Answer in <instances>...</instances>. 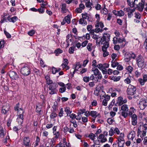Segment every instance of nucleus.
I'll return each mask as SVG.
<instances>
[{
  "label": "nucleus",
  "instance_id": "f257e3e1",
  "mask_svg": "<svg viewBox=\"0 0 147 147\" xmlns=\"http://www.w3.org/2000/svg\"><path fill=\"white\" fill-rule=\"evenodd\" d=\"M136 64L139 68H143L145 65V59L141 55H138L136 58Z\"/></svg>",
  "mask_w": 147,
  "mask_h": 147
},
{
  "label": "nucleus",
  "instance_id": "f03ea898",
  "mask_svg": "<svg viewBox=\"0 0 147 147\" xmlns=\"http://www.w3.org/2000/svg\"><path fill=\"white\" fill-rule=\"evenodd\" d=\"M58 87V85L56 82H54L50 85L49 88V94L53 95L57 94L58 92L57 89Z\"/></svg>",
  "mask_w": 147,
  "mask_h": 147
},
{
  "label": "nucleus",
  "instance_id": "7ed1b4c3",
  "mask_svg": "<svg viewBox=\"0 0 147 147\" xmlns=\"http://www.w3.org/2000/svg\"><path fill=\"white\" fill-rule=\"evenodd\" d=\"M136 87L131 84H129L126 90L128 95H133L136 92Z\"/></svg>",
  "mask_w": 147,
  "mask_h": 147
},
{
  "label": "nucleus",
  "instance_id": "20e7f679",
  "mask_svg": "<svg viewBox=\"0 0 147 147\" xmlns=\"http://www.w3.org/2000/svg\"><path fill=\"white\" fill-rule=\"evenodd\" d=\"M20 72L22 74L25 76L29 75L30 73V69L28 66L24 65L21 68Z\"/></svg>",
  "mask_w": 147,
  "mask_h": 147
},
{
  "label": "nucleus",
  "instance_id": "39448f33",
  "mask_svg": "<svg viewBox=\"0 0 147 147\" xmlns=\"http://www.w3.org/2000/svg\"><path fill=\"white\" fill-rule=\"evenodd\" d=\"M96 22L95 25L96 28L94 30L95 32L97 33L102 32L103 31L102 28L104 26L103 22H100V21H97Z\"/></svg>",
  "mask_w": 147,
  "mask_h": 147
},
{
  "label": "nucleus",
  "instance_id": "423d86ee",
  "mask_svg": "<svg viewBox=\"0 0 147 147\" xmlns=\"http://www.w3.org/2000/svg\"><path fill=\"white\" fill-rule=\"evenodd\" d=\"M110 35L109 34L107 33H105L103 36L100 39V40H99V44L100 42L101 44L103 43L109 42L110 40Z\"/></svg>",
  "mask_w": 147,
  "mask_h": 147
},
{
  "label": "nucleus",
  "instance_id": "0eeeda50",
  "mask_svg": "<svg viewBox=\"0 0 147 147\" xmlns=\"http://www.w3.org/2000/svg\"><path fill=\"white\" fill-rule=\"evenodd\" d=\"M23 145L26 147H30L31 145L30 138L29 136H24L23 138Z\"/></svg>",
  "mask_w": 147,
  "mask_h": 147
},
{
  "label": "nucleus",
  "instance_id": "6e6552de",
  "mask_svg": "<svg viewBox=\"0 0 147 147\" xmlns=\"http://www.w3.org/2000/svg\"><path fill=\"white\" fill-rule=\"evenodd\" d=\"M139 107L141 110L144 109L147 106V98L141 100L139 104Z\"/></svg>",
  "mask_w": 147,
  "mask_h": 147
},
{
  "label": "nucleus",
  "instance_id": "1a4fd4ad",
  "mask_svg": "<svg viewBox=\"0 0 147 147\" xmlns=\"http://www.w3.org/2000/svg\"><path fill=\"white\" fill-rule=\"evenodd\" d=\"M127 102V100L126 99H125L124 100H123L122 97L119 96L118 98L117 103L119 106H120L122 105L123 104L126 103Z\"/></svg>",
  "mask_w": 147,
  "mask_h": 147
},
{
  "label": "nucleus",
  "instance_id": "9d476101",
  "mask_svg": "<svg viewBox=\"0 0 147 147\" xmlns=\"http://www.w3.org/2000/svg\"><path fill=\"white\" fill-rule=\"evenodd\" d=\"M144 5V0L142 1V2H139L137 5L136 8L139 11L142 12L143 11Z\"/></svg>",
  "mask_w": 147,
  "mask_h": 147
},
{
  "label": "nucleus",
  "instance_id": "9b49d317",
  "mask_svg": "<svg viewBox=\"0 0 147 147\" xmlns=\"http://www.w3.org/2000/svg\"><path fill=\"white\" fill-rule=\"evenodd\" d=\"M24 112L23 111L21 114H20L18 115V117L17 119V121L19 125H21L24 119Z\"/></svg>",
  "mask_w": 147,
  "mask_h": 147
},
{
  "label": "nucleus",
  "instance_id": "f8f14e48",
  "mask_svg": "<svg viewBox=\"0 0 147 147\" xmlns=\"http://www.w3.org/2000/svg\"><path fill=\"white\" fill-rule=\"evenodd\" d=\"M9 74L10 78L16 80L18 78L16 73L14 71H10L9 72Z\"/></svg>",
  "mask_w": 147,
  "mask_h": 147
},
{
  "label": "nucleus",
  "instance_id": "ddd939ff",
  "mask_svg": "<svg viewBox=\"0 0 147 147\" xmlns=\"http://www.w3.org/2000/svg\"><path fill=\"white\" fill-rule=\"evenodd\" d=\"M6 130L3 128L1 125H0V137L3 138L6 134Z\"/></svg>",
  "mask_w": 147,
  "mask_h": 147
},
{
  "label": "nucleus",
  "instance_id": "4468645a",
  "mask_svg": "<svg viewBox=\"0 0 147 147\" xmlns=\"http://www.w3.org/2000/svg\"><path fill=\"white\" fill-rule=\"evenodd\" d=\"M82 18L84 19H87L88 21H91L92 19L90 17V15L88 14L87 13H82Z\"/></svg>",
  "mask_w": 147,
  "mask_h": 147
},
{
  "label": "nucleus",
  "instance_id": "2eb2a0df",
  "mask_svg": "<svg viewBox=\"0 0 147 147\" xmlns=\"http://www.w3.org/2000/svg\"><path fill=\"white\" fill-rule=\"evenodd\" d=\"M136 10V8L133 9H131L130 8H127V11L128 12L127 15L129 18H131L133 16V13Z\"/></svg>",
  "mask_w": 147,
  "mask_h": 147
},
{
  "label": "nucleus",
  "instance_id": "dca6fc26",
  "mask_svg": "<svg viewBox=\"0 0 147 147\" xmlns=\"http://www.w3.org/2000/svg\"><path fill=\"white\" fill-rule=\"evenodd\" d=\"M131 117L132 125L134 126L136 125L137 123V117L136 115L135 114H133L131 116Z\"/></svg>",
  "mask_w": 147,
  "mask_h": 147
},
{
  "label": "nucleus",
  "instance_id": "f3484780",
  "mask_svg": "<svg viewBox=\"0 0 147 147\" xmlns=\"http://www.w3.org/2000/svg\"><path fill=\"white\" fill-rule=\"evenodd\" d=\"M98 139L100 140L101 143H103L107 141V138L105 137L104 135L103 134H100L98 137Z\"/></svg>",
  "mask_w": 147,
  "mask_h": 147
},
{
  "label": "nucleus",
  "instance_id": "a211bd4d",
  "mask_svg": "<svg viewBox=\"0 0 147 147\" xmlns=\"http://www.w3.org/2000/svg\"><path fill=\"white\" fill-rule=\"evenodd\" d=\"M130 53L128 52H126L125 54L124 60L126 62H129L131 59L130 56Z\"/></svg>",
  "mask_w": 147,
  "mask_h": 147
},
{
  "label": "nucleus",
  "instance_id": "6ab92c4d",
  "mask_svg": "<svg viewBox=\"0 0 147 147\" xmlns=\"http://www.w3.org/2000/svg\"><path fill=\"white\" fill-rule=\"evenodd\" d=\"M85 1H86L85 2V5L87 7L90 8V10H91L92 7V5L93 7L94 6H93V4L92 3L90 2V0H84Z\"/></svg>",
  "mask_w": 147,
  "mask_h": 147
},
{
  "label": "nucleus",
  "instance_id": "aec40b11",
  "mask_svg": "<svg viewBox=\"0 0 147 147\" xmlns=\"http://www.w3.org/2000/svg\"><path fill=\"white\" fill-rule=\"evenodd\" d=\"M135 136V132L134 131H131L128 135V138L129 139L133 140Z\"/></svg>",
  "mask_w": 147,
  "mask_h": 147
},
{
  "label": "nucleus",
  "instance_id": "412c9836",
  "mask_svg": "<svg viewBox=\"0 0 147 147\" xmlns=\"http://www.w3.org/2000/svg\"><path fill=\"white\" fill-rule=\"evenodd\" d=\"M90 115L92 117L94 118V120H95V119L98 117L99 115V114L96 111H92L90 112Z\"/></svg>",
  "mask_w": 147,
  "mask_h": 147
},
{
  "label": "nucleus",
  "instance_id": "4be33fe9",
  "mask_svg": "<svg viewBox=\"0 0 147 147\" xmlns=\"http://www.w3.org/2000/svg\"><path fill=\"white\" fill-rule=\"evenodd\" d=\"M61 12L62 13H65L67 12L68 10L67 9L66 5L65 3H62L61 4Z\"/></svg>",
  "mask_w": 147,
  "mask_h": 147
},
{
  "label": "nucleus",
  "instance_id": "5701e85b",
  "mask_svg": "<svg viewBox=\"0 0 147 147\" xmlns=\"http://www.w3.org/2000/svg\"><path fill=\"white\" fill-rule=\"evenodd\" d=\"M132 78H133V76H130V75H129V76L125 79L124 81L126 84H129L131 82V80H132Z\"/></svg>",
  "mask_w": 147,
  "mask_h": 147
},
{
  "label": "nucleus",
  "instance_id": "b1692460",
  "mask_svg": "<svg viewBox=\"0 0 147 147\" xmlns=\"http://www.w3.org/2000/svg\"><path fill=\"white\" fill-rule=\"evenodd\" d=\"M127 4L131 7H135L134 5L135 0H127Z\"/></svg>",
  "mask_w": 147,
  "mask_h": 147
},
{
  "label": "nucleus",
  "instance_id": "393cba45",
  "mask_svg": "<svg viewBox=\"0 0 147 147\" xmlns=\"http://www.w3.org/2000/svg\"><path fill=\"white\" fill-rule=\"evenodd\" d=\"M8 111V108L6 106H4L2 107L1 112L2 114H6Z\"/></svg>",
  "mask_w": 147,
  "mask_h": 147
},
{
  "label": "nucleus",
  "instance_id": "a878e982",
  "mask_svg": "<svg viewBox=\"0 0 147 147\" xmlns=\"http://www.w3.org/2000/svg\"><path fill=\"white\" fill-rule=\"evenodd\" d=\"M74 66H75V67L74 68V71H77L78 69L81 67L82 65L80 64V63L79 62H77L76 63V64L75 65H74Z\"/></svg>",
  "mask_w": 147,
  "mask_h": 147
},
{
  "label": "nucleus",
  "instance_id": "bb28decb",
  "mask_svg": "<svg viewBox=\"0 0 147 147\" xmlns=\"http://www.w3.org/2000/svg\"><path fill=\"white\" fill-rule=\"evenodd\" d=\"M104 45L102 46V51L105 52L107 51V48L109 47V43L108 42L103 43Z\"/></svg>",
  "mask_w": 147,
  "mask_h": 147
},
{
  "label": "nucleus",
  "instance_id": "cd10ccee",
  "mask_svg": "<svg viewBox=\"0 0 147 147\" xmlns=\"http://www.w3.org/2000/svg\"><path fill=\"white\" fill-rule=\"evenodd\" d=\"M121 109L123 111H126V112L129 111L128 106L126 104H124L121 107Z\"/></svg>",
  "mask_w": 147,
  "mask_h": 147
},
{
  "label": "nucleus",
  "instance_id": "c85d7f7f",
  "mask_svg": "<svg viewBox=\"0 0 147 147\" xmlns=\"http://www.w3.org/2000/svg\"><path fill=\"white\" fill-rule=\"evenodd\" d=\"M65 111L67 114V116H69L72 112V111L70 110V108L68 107H66L65 108Z\"/></svg>",
  "mask_w": 147,
  "mask_h": 147
},
{
  "label": "nucleus",
  "instance_id": "c756f323",
  "mask_svg": "<svg viewBox=\"0 0 147 147\" xmlns=\"http://www.w3.org/2000/svg\"><path fill=\"white\" fill-rule=\"evenodd\" d=\"M85 136L86 137L89 138L92 141H93L94 140L96 136L95 135V134H94L93 133H91L88 136L87 135Z\"/></svg>",
  "mask_w": 147,
  "mask_h": 147
},
{
  "label": "nucleus",
  "instance_id": "7c9ffc66",
  "mask_svg": "<svg viewBox=\"0 0 147 147\" xmlns=\"http://www.w3.org/2000/svg\"><path fill=\"white\" fill-rule=\"evenodd\" d=\"M118 147H123L124 145L125 141H116Z\"/></svg>",
  "mask_w": 147,
  "mask_h": 147
},
{
  "label": "nucleus",
  "instance_id": "2f4dec72",
  "mask_svg": "<svg viewBox=\"0 0 147 147\" xmlns=\"http://www.w3.org/2000/svg\"><path fill=\"white\" fill-rule=\"evenodd\" d=\"M101 90H99L98 88L97 87L96 88V90L94 92V94L96 96H98L99 95H101V94H100V92H103L102 91H100Z\"/></svg>",
  "mask_w": 147,
  "mask_h": 147
},
{
  "label": "nucleus",
  "instance_id": "473e14b6",
  "mask_svg": "<svg viewBox=\"0 0 147 147\" xmlns=\"http://www.w3.org/2000/svg\"><path fill=\"white\" fill-rule=\"evenodd\" d=\"M126 69L127 70V71L129 73L131 74L132 72L134 69V68L131 66L129 65L126 67Z\"/></svg>",
  "mask_w": 147,
  "mask_h": 147
},
{
  "label": "nucleus",
  "instance_id": "72a5a7b5",
  "mask_svg": "<svg viewBox=\"0 0 147 147\" xmlns=\"http://www.w3.org/2000/svg\"><path fill=\"white\" fill-rule=\"evenodd\" d=\"M79 23L84 26L87 24V22L84 19L81 18L79 20Z\"/></svg>",
  "mask_w": 147,
  "mask_h": 147
},
{
  "label": "nucleus",
  "instance_id": "f704fd0d",
  "mask_svg": "<svg viewBox=\"0 0 147 147\" xmlns=\"http://www.w3.org/2000/svg\"><path fill=\"white\" fill-rule=\"evenodd\" d=\"M18 19V18L16 16H14L10 18H9L8 19V20L10 22H12L13 23L16 22Z\"/></svg>",
  "mask_w": 147,
  "mask_h": 147
},
{
  "label": "nucleus",
  "instance_id": "c9c22d12",
  "mask_svg": "<svg viewBox=\"0 0 147 147\" xmlns=\"http://www.w3.org/2000/svg\"><path fill=\"white\" fill-rule=\"evenodd\" d=\"M53 134L55 136V137L53 138V139L54 140L55 139H57L58 138L59 136V131H55L54 132H53Z\"/></svg>",
  "mask_w": 147,
  "mask_h": 147
},
{
  "label": "nucleus",
  "instance_id": "e433bc0d",
  "mask_svg": "<svg viewBox=\"0 0 147 147\" xmlns=\"http://www.w3.org/2000/svg\"><path fill=\"white\" fill-rule=\"evenodd\" d=\"M121 91L120 90H117L116 89L115 90H113V91L111 94V96L112 97L115 96L117 95V92H120Z\"/></svg>",
  "mask_w": 147,
  "mask_h": 147
},
{
  "label": "nucleus",
  "instance_id": "4c0bfd02",
  "mask_svg": "<svg viewBox=\"0 0 147 147\" xmlns=\"http://www.w3.org/2000/svg\"><path fill=\"white\" fill-rule=\"evenodd\" d=\"M124 134H122V133H121L119 136L117 138V140L118 141H124Z\"/></svg>",
  "mask_w": 147,
  "mask_h": 147
},
{
  "label": "nucleus",
  "instance_id": "58836bf2",
  "mask_svg": "<svg viewBox=\"0 0 147 147\" xmlns=\"http://www.w3.org/2000/svg\"><path fill=\"white\" fill-rule=\"evenodd\" d=\"M121 78V77L120 76H119L118 77H114L113 76L111 79V80H113L114 82H117L120 80Z\"/></svg>",
  "mask_w": 147,
  "mask_h": 147
},
{
  "label": "nucleus",
  "instance_id": "ea45409f",
  "mask_svg": "<svg viewBox=\"0 0 147 147\" xmlns=\"http://www.w3.org/2000/svg\"><path fill=\"white\" fill-rule=\"evenodd\" d=\"M63 63L61 65V66H67L69 63V61L68 59L63 58Z\"/></svg>",
  "mask_w": 147,
  "mask_h": 147
},
{
  "label": "nucleus",
  "instance_id": "a19ab883",
  "mask_svg": "<svg viewBox=\"0 0 147 147\" xmlns=\"http://www.w3.org/2000/svg\"><path fill=\"white\" fill-rule=\"evenodd\" d=\"M64 20L68 24H69L70 23V19L69 15H68L65 16L64 18Z\"/></svg>",
  "mask_w": 147,
  "mask_h": 147
},
{
  "label": "nucleus",
  "instance_id": "79ce46f5",
  "mask_svg": "<svg viewBox=\"0 0 147 147\" xmlns=\"http://www.w3.org/2000/svg\"><path fill=\"white\" fill-rule=\"evenodd\" d=\"M40 141V139L38 136L36 137V140L35 141V144H34V146L36 147L38 145V143Z\"/></svg>",
  "mask_w": 147,
  "mask_h": 147
},
{
  "label": "nucleus",
  "instance_id": "37998d69",
  "mask_svg": "<svg viewBox=\"0 0 147 147\" xmlns=\"http://www.w3.org/2000/svg\"><path fill=\"white\" fill-rule=\"evenodd\" d=\"M141 74V73L138 70H136L134 72L135 76L137 78L139 77L140 76Z\"/></svg>",
  "mask_w": 147,
  "mask_h": 147
},
{
  "label": "nucleus",
  "instance_id": "c03bdc74",
  "mask_svg": "<svg viewBox=\"0 0 147 147\" xmlns=\"http://www.w3.org/2000/svg\"><path fill=\"white\" fill-rule=\"evenodd\" d=\"M138 81L140 85L141 86H143L144 84L146 82L144 80L141 78L138 79Z\"/></svg>",
  "mask_w": 147,
  "mask_h": 147
},
{
  "label": "nucleus",
  "instance_id": "a18cd8bd",
  "mask_svg": "<svg viewBox=\"0 0 147 147\" xmlns=\"http://www.w3.org/2000/svg\"><path fill=\"white\" fill-rule=\"evenodd\" d=\"M105 5L104 8H103L101 11V12L102 13L106 15L108 13V10L106 8H105Z\"/></svg>",
  "mask_w": 147,
  "mask_h": 147
},
{
  "label": "nucleus",
  "instance_id": "49530a36",
  "mask_svg": "<svg viewBox=\"0 0 147 147\" xmlns=\"http://www.w3.org/2000/svg\"><path fill=\"white\" fill-rule=\"evenodd\" d=\"M125 14V13L124 11H123L122 10H120L118 11V16H123Z\"/></svg>",
  "mask_w": 147,
  "mask_h": 147
},
{
  "label": "nucleus",
  "instance_id": "de8ad7c7",
  "mask_svg": "<svg viewBox=\"0 0 147 147\" xmlns=\"http://www.w3.org/2000/svg\"><path fill=\"white\" fill-rule=\"evenodd\" d=\"M92 43H89L87 45V48L89 51H91L92 50Z\"/></svg>",
  "mask_w": 147,
  "mask_h": 147
},
{
  "label": "nucleus",
  "instance_id": "09e8293b",
  "mask_svg": "<svg viewBox=\"0 0 147 147\" xmlns=\"http://www.w3.org/2000/svg\"><path fill=\"white\" fill-rule=\"evenodd\" d=\"M121 115L123 117L125 118L127 117L128 115V113L126 111H123L121 112Z\"/></svg>",
  "mask_w": 147,
  "mask_h": 147
},
{
  "label": "nucleus",
  "instance_id": "8fccbe9b",
  "mask_svg": "<svg viewBox=\"0 0 147 147\" xmlns=\"http://www.w3.org/2000/svg\"><path fill=\"white\" fill-rule=\"evenodd\" d=\"M135 17L138 19H140L141 18V15L138 12H136L135 13Z\"/></svg>",
  "mask_w": 147,
  "mask_h": 147
},
{
  "label": "nucleus",
  "instance_id": "3c124183",
  "mask_svg": "<svg viewBox=\"0 0 147 147\" xmlns=\"http://www.w3.org/2000/svg\"><path fill=\"white\" fill-rule=\"evenodd\" d=\"M75 48V47H71L69 50V52L70 53H74V49Z\"/></svg>",
  "mask_w": 147,
  "mask_h": 147
},
{
  "label": "nucleus",
  "instance_id": "603ef678",
  "mask_svg": "<svg viewBox=\"0 0 147 147\" xmlns=\"http://www.w3.org/2000/svg\"><path fill=\"white\" fill-rule=\"evenodd\" d=\"M93 143L94 145H100V140L98 139L96 140H94L93 141Z\"/></svg>",
  "mask_w": 147,
  "mask_h": 147
},
{
  "label": "nucleus",
  "instance_id": "864d4df0",
  "mask_svg": "<svg viewBox=\"0 0 147 147\" xmlns=\"http://www.w3.org/2000/svg\"><path fill=\"white\" fill-rule=\"evenodd\" d=\"M57 116V114L56 113L53 112L50 115V117L51 119H53L55 118Z\"/></svg>",
  "mask_w": 147,
  "mask_h": 147
},
{
  "label": "nucleus",
  "instance_id": "5fc2aeb1",
  "mask_svg": "<svg viewBox=\"0 0 147 147\" xmlns=\"http://www.w3.org/2000/svg\"><path fill=\"white\" fill-rule=\"evenodd\" d=\"M63 52V51L60 49H56L55 51V53L56 54H59Z\"/></svg>",
  "mask_w": 147,
  "mask_h": 147
},
{
  "label": "nucleus",
  "instance_id": "6e6d98bb",
  "mask_svg": "<svg viewBox=\"0 0 147 147\" xmlns=\"http://www.w3.org/2000/svg\"><path fill=\"white\" fill-rule=\"evenodd\" d=\"M82 119L83 123H86L88 121V118L86 117H82Z\"/></svg>",
  "mask_w": 147,
  "mask_h": 147
},
{
  "label": "nucleus",
  "instance_id": "4d7b16f0",
  "mask_svg": "<svg viewBox=\"0 0 147 147\" xmlns=\"http://www.w3.org/2000/svg\"><path fill=\"white\" fill-rule=\"evenodd\" d=\"M66 89L65 86L62 87L60 88L59 92L60 93H62L65 91Z\"/></svg>",
  "mask_w": 147,
  "mask_h": 147
},
{
  "label": "nucleus",
  "instance_id": "13d9d810",
  "mask_svg": "<svg viewBox=\"0 0 147 147\" xmlns=\"http://www.w3.org/2000/svg\"><path fill=\"white\" fill-rule=\"evenodd\" d=\"M113 121V119L111 118H109L107 120V122L109 125L112 124Z\"/></svg>",
  "mask_w": 147,
  "mask_h": 147
},
{
  "label": "nucleus",
  "instance_id": "bf43d9fd",
  "mask_svg": "<svg viewBox=\"0 0 147 147\" xmlns=\"http://www.w3.org/2000/svg\"><path fill=\"white\" fill-rule=\"evenodd\" d=\"M41 106H37L36 108V112L40 113V111H41Z\"/></svg>",
  "mask_w": 147,
  "mask_h": 147
},
{
  "label": "nucleus",
  "instance_id": "052dcab7",
  "mask_svg": "<svg viewBox=\"0 0 147 147\" xmlns=\"http://www.w3.org/2000/svg\"><path fill=\"white\" fill-rule=\"evenodd\" d=\"M4 34L7 38H11V35L8 32H7L6 30H4Z\"/></svg>",
  "mask_w": 147,
  "mask_h": 147
},
{
  "label": "nucleus",
  "instance_id": "680f3d73",
  "mask_svg": "<svg viewBox=\"0 0 147 147\" xmlns=\"http://www.w3.org/2000/svg\"><path fill=\"white\" fill-rule=\"evenodd\" d=\"M94 75L96 76H97L100 72L98 69L95 68L94 70Z\"/></svg>",
  "mask_w": 147,
  "mask_h": 147
},
{
  "label": "nucleus",
  "instance_id": "e2e57ef3",
  "mask_svg": "<svg viewBox=\"0 0 147 147\" xmlns=\"http://www.w3.org/2000/svg\"><path fill=\"white\" fill-rule=\"evenodd\" d=\"M114 133L113 128L112 127L111 128L109 131V135L111 136H112L113 135Z\"/></svg>",
  "mask_w": 147,
  "mask_h": 147
},
{
  "label": "nucleus",
  "instance_id": "0e129e2a",
  "mask_svg": "<svg viewBox=\"0 0 147 147\" xmlns=\"http://www.w3.org/2000/svg\"><path fill=\"white\" fill-rule=\"evenodd\" d=\"M85 111L86 109H80L78 113V114H79L80 115L84 113L85 112Z\"/></svg>",
  "mask_w": 147,
  "mask_h": 147
},
{
  "label": "nucleus",
  "instance_id": "69168bd1",
  "mask_svg": "<svg viewBox=\"0 0 147 147\" xmlns=\"http://www.w3.org/2000/svg\"><path fill=\"white\" fill-rule=\"evenodd\" d=\"M46 83L47 84L50 85L51 84H52L53 83V82L52 80H51L50 78L49 79L46 80Z\"/></svg>",
  "mask_w": 147,
  "mask_h": 147
},
{
  "label": "nucleus",
  "instance_id": "338daca9",
  "mask_svg": "<svg viewBox=\"0 0 147 147\" xmlns=\"http://www.w3.org/2000/svg\"><path fill=\"white\" fill-rule=\"evenodd\" d=\"M103 97L105 98L104 99L106 100L107 101L109 100L110 98V96L108 94H106Z\"/></svg>",
  "mask_w": 147,
  "mask_h": 147
},
{
  "label": "nucleus",
  "instance_id": "774afa93",
  "mask_svg": "<svg viewBox=\"0 0 147 147\" xmlns=\"http://www.w3.org/2000/svg\"><path fill=\"white\" fill-rule=\"evenodd\" d=\"M35 33V31L34 30H32L28 32V34L30 36H32Z\"/></svg>",
  "mask_w": 147,
  "mask_h": 147
}]
</instances>
